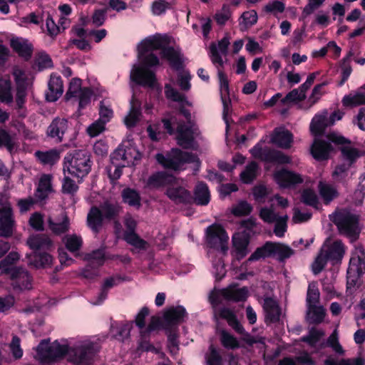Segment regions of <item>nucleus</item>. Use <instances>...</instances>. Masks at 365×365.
<instances>
[{"instance_id":"a19ab883","label":"nucleus","mask_w":365,"mask_h":365,"mask_svg":"<svg viewBox=\"0 0 365 365\" xmlns=\"http://www.w3.org/2000/svg\"><path fill=\"white\" fill-rule=\"evenodd\" d=\"M210 200V192L207 185L204 182H199L195 190L194 200L200 205H207Z\"/></svg>"},{"instance_id":"37998d69","label":"nucleus","mask_w":365,"mask_h":365,"mask_svg":"<svg viewBox=\"0 0 365 365\" xmlns=\"http://www.w3.org/2000/svg\"><path fill=\"white\" fill-rule=\"evenodd\" d=\"M35 155L43 165H53L60 158L59 153L56 150H50L46 152L36 151Z\"/></svg>"},{"instance_id":"dca6fc26","label":"nucleus","mask_w":365,"mask_h":365,"mask_svg":"<svg viewBox=\"0 0 365 365\" xmlns=\"http://www.w3.org/2000/svg\"><path fill=\"white\" fill-rule=\"evenodd\" d=\"M130 79L139 85L153 87L155 77V73L150 70L134 66L130 71Z\"/></svg>"},{"instance_id":"c756f323","label":"nucleus","mask_w":365,"mask_h":365,"mask_svg":"<svg viewBox=\"0 0 365 365\" xmlns=\"http://www.w3.org/2000/svg\"><path fill=\"white\" fill-rule=\"evenodd\" d=\"M27 244L31 250L37 252L41 250H49L53 245V242L48 235L37 234L30 237Z\"/></svg>"},{"instance_id":"8fccbe9b","label":"nucleus","mask_w":365,"mask_h":365,"mask_svg":"<svg viewBox=\"0 0 365 365\" xmlns=\"http://www.w3.org/2000/svg\"><path fill=\"white\" fill-rule=\"evenodd\" d=\"M66 247L71 252H76L80 250L82 246L83 240L81 237L75 234L66 235L63 238Z\"/></svg>"},{"instance_id":"393cba45","label":"nucleus","mask_w":365,"mask_h":365,"mask_svg":"<svg viewBox=\"0 0 365 365\" xmlns=\"http://www.w3.org/2000/svg\"><path fill=\"white\" fill-rule=\"evenodd\" d=\"M48 91L46 93V100L50 102L57 101L63 94V86L59 76L52 74L48 81Z\"/></svg>"},{"instance_id":"39448f33","label":"nucleus","mask_w":365,"mask_h":365,"mask_svg":"<svg viewBox=\"0 0 365 365\" xmlns=\"http://www.w3.org/2000/svg\"><path fill=\"white\" fill-rule=\"evenodd\" d=\"M294 252L289 246L277 242H267L263 246L258 247L249 257V261L258 260L260 258L277 257L279 261L290 257Z\"/></svg>"},{"instance_id":"473e14b6","label":"nucleus","mask_w":365,"mask_h":365,"mask_svg":"<svg viewBox=\"0 0 365 365\" xmlns=\"http://www.w3.org/2000/svg\"><path fill=\"white\" fill-rule=\"evenodd\" d=\"M175 182V178L167 172H158L153 174L148 180V185L152 187H159L169 185Z\"/></svg>"},{"instance_id":"680f3d73","label":"nucleus","mask_w":365,"mask_h":365,"mask_svg":"<svg viewBox=\"0 0 365 365\" xmlns=\"http://www.w3.org/2000/svg\"><path fill=\"white\" fill-rule=\"evenodd\" d=\"M301 201L309 206L316 207L319 200L316 192L311 189H305L301 195Z\"/></svg>"},{"instance_id":"423d86ee","label":"nucleus","mask_w":365,"mask_h":365,"mask_svg":"<svg viewBox=\"0 0 365 365\" xmlns=\"http://www.w3.org/2000/svg\"><path fill=\"white\" fill-rule=\"evenodd\" d=\"M67 351V345L60 344L57 341L50 343L48 339H43L36 347V359L42 363H50L62 359Z\"/></svg>"},{"instance_id":"09e8293b","label":"nucleus","mask_w":365,"mask_h":365,"mask_svg":"<svg viewBox=\"0 0 365 365\" xmlns=\"http://www.w3.org/2000/svg\"><path fill=\"white\" fill-rule=\"evenodd\" d=\"M325 346L331 347L336 353L339 354H344V351L339 342L338 332L336 329H334L333 333L329 336L327 342H322L320 344L321 348Z\"/></svg>"},{"instance_id":"f8f14e48","label":"nucleus","mask_w":365,"mask_h":365,"mask_svg":"<svg viewBox=\"0 0 365 365\" xmlns=\"http://www.w3.org/2000/svg\"><path fill=\"white\" fill-rule=\"evenodd\" d=\"M230 38L226 36L218 41L217 44L212 43L210 46V58L217 68L222 67L224 61L222 56H226L230 45Z\"/></svg>"},{"instance_id":"69168bd1","label":"nucleus","mask_w":365,"mask_h":365,"mask_svg":"<svg viewBox=\"0 0 365 365\" xmlns=\"http://www.w3.org/2000/svg\"><path fill=\"white\" fill-rule=\"evenodd\" d=\"M82 91L81 80L80 78H73L66 92V99L76 98Z\"/></svg>"},{"instance_id":"6e6d98bb","label":"nucleus","mask_w":365,"mask_h":365,"mask_svg":"<svg viewBox=\"0 0 365 365\" xmlns=\"http://www.w3.org/2000/svg\"><path fill=\"white\" fill-rule=\"evenodd\" d=\"M258 165L257 163L252 162L247 165L246 168L240 174L241 180L245 183L251 182L256 177Z\"/></svg>"},{"instance_id":"0eeeda50","label":"nucleus","mask_w":365,"mask_h":365,"mask_svg":"<svg viewBox=\"0 0 365 365\" xmlns=\"http://www.w3.org/2000/svg\"><path fill=\"white\" fill-rule=\"evenodd\" d=\"M98 346L91 341H83L71 349L66 354L68 360L78 365H87L91 363L93 356L98 351Z\"/></svg>"},{"instance_id":"4468645a","label":"nucleus","mask_w":365,"mask_h":365,"mask_svg":"<svg viewBox=\"0 0 365 365\" xmlns=\"http://www.w3.org/2000/svg\"><path fill=\"white\" fill-rule=\"evenodd\" d=\"M218 69V78L220 81V95L221 99L223 104V118L227 124V130H228V121L227 119V116L230 111V107L231 104V101L230 99V90H229V81L226 76V75L220 69Z\"/></svg>"},{"instance_id":"052dcab7","label":"nucleus","mask_w":365,"mask_h":365,"mask_svg":"<svg viewBox=\"0 0 365 365\" xmlns=\"http://www.w3.org/2000/svg\"><path fill=\"white\" fill-rule=\"evenodd\" d=\"M118 281H119V278L113 277L106 279L98 297V301L95 304L101 303L107 297L108 289L115 286Z\"/></svg>"},{"instance_id":"6e6552de","label":"nucleus","mask_w":365,"mask_h":365,"mask_svg":"<svg viewBox=\"0 0 365 365\" xmlns=\"http://www.w3.org/2000/svg\"><path fill=\"white\" fill-rule=\"evenodd\" d=\"M228 235L220 225H213L207 227V241L211 247L225 254L228 250Z\"/></svg>"},{"instance_id":"49530a36","label":"nucleus","mask_w":365,"mask_h":365,"mask_svg":"<svg viewBox=\"0 0 365 365\" xmlns=\"http://www.w3.org/2000/svg\"><path fill=\"white\" fill-rule=\"evenodd\" d=\"M240 21V26L242 31H245L257 21V14L255 10L245 11L242 13Z\"/></svg>"},{"instance_id":"f03ea898","label":"nucleus","mask_w":365,"mask_h":365,"mask_svg":"<svg viewBox=\"0 0 365 365\" xmlns=\"http://www.w3.org/2000/svg\"><path fill=\"white\" fill-rule=\"evenodd\" d=\"M330 220L336 225L339 233L350 242L356 241L361 232L359 226L360 215L348 208L337 209L330 216Z\"/></svg>"},{"instance_id":"de8ad7c7","label":"nucleus","mask_w":365,"mask_h":365,"mask_svg":"<svg viewBox=\"0 0 365 365\" xmlns=\"http://www.w3.org/2000/svg\"><path fill=\"white\" fill-rule=\"evenodd\" d=\"M307 315L311 323L319 324L322 322L324 318L325 310L322 306H313L307 308Z\"/></svg>"},{"instance_id":"cd10ccee","label":"nucleus","mask_w":365,"mask_h":365,"mask_svg":"<svg viewBox=\"0 0 365 365\" xmlns=\"http://www.w3.org/2000/svg\"><path fill=\"white\" fill-rule=\"evenodd\" d=\"M28 264L35 268H46L50 267L53 262V257L47 252H34L33 254L27 255Z\"/></svg>"},{"instance_id":"864d4df0","label":"nucleus","mask_w":365,"mask_h":365,"mask_svg":"<svg viewBox=\"0 0 365 365\" xmlns=\"http://www.w3.org/2000/svg\"><path fill=\"white\" fill-rule=\"evenodd\" d=\"M85 259L95 266H101L105 261V251L103 249L93 250L85 256Z\"/></svg>"},{"instance_id":"b1692460","label":"nucleus","mask_w":365,"mask_h":365,"mask_svg":"<svg viewBox=\"0 0 365 365\" xmlns=\"http://www.w3.org/2000/svg\"><path fill=\"white\" fill-rule=\"evenodd\" d=\"M341 103L344 106L351 108L365 105V84L344 96Z\"/></svg>"},{"instance_id":"ddd939ff","label":"nucleus","mask_w":365,"mask_h":365,"mask_svg":"<svg viewBox=\"0 0 365 365\" xmlns=\"http://www.w3.org/2000/svg\"><path fill=\"white\" fill-rule=\"evenodd\" d=\"M14 227V220L12 210L9 203H6L0 209V237H9L12 235Z\"/></svg>"},{"instance_id":"338daca9","label":"nucleus","mask_w":365,"mask_h":365,"mask_svg":"<svg viewBox=\"0 0 365 365\" xmlns=\"http://www.w3.org/2000/svg\"><path fill=\"white\" fill-rule=\"evenodd\" d=\"M78 190V186L74 180L69 177H64L62 181L61 191L64 194L73 195Z\"/></svg>"},{"instance_id":"4c0bfd02","label":"nucleus","mask_w":365,"mask_h":365,"mask_svg":"<svg viewBox=\"0 0 365 365\" xmlns=\"http://www.w3.org/2000/svg\"><path fill=\"white\" fill-rule=\"evenodd\" d=\"M219 316L227 320L228 324L238 334H245V329L237 320L235 313L228 308H222L219 310Z\"/></svg>"},{"instance_id":"aec40b11","label":"nucleus","mask_w":365,"mask_h":365,"mask_svg":"<svg viewBox=\"0 0 365 365\" xmlns=\"http://www.w3.org/2000/svg\"><path fill=\"white\" fill-rule=\"evenodd\" d=\"M274 179L282 187H288L291 185L303 182V178L299 174L285 169L276 172L274 173Z\"/></svg>"},{"instance_id":"79ce46f5","label":"nucleus","mask_w":365,"mask_h":365,"mask_svg":"<svg viewBox=\"0 0 365 365\" xmlns=\"http://www.w3.org/2000/svg\"><path fill=\"white\" fill-rule=\"evenodd\" d=\"M233 246L236 251L237 257L242 259L248 253V240L243 236L237 235L232 237Z\"/></svg>"},{"instance_id":"6ab92c4d","label":"nucleus","mask_w":365,"mask_h":365,"mask_svg":"<svg viewBox=\"0 0 365 365\" xmlns=\"http://www.w3.org/2000/svg\"><path fill=\"white\" fill-rule=\"evenodd\" d=\"M336 114L333 113L328 118V113L323 112L322 114L316 115L310 124V130L315 135H322L325 130L326 128L332 125L334 123V117Z\"/></svg>"},{"instance_id":"c9c22d12","label":"nucleus","mask_w":365,"mask_h":365,"mask_svg":"<svg viewBox=\"0 0 365 365\" xmlns=\"http://www.w3.org/2000/svg\"><path fill=\"white\" fill-rule=\"evenodd\" d=\"M141 115L140 103L133 95L130 101V110L124 119L125 124L128 128L134 127Z\"/></svg>"},{"instance_id":"9b49d317","label":"nucleus","mask_w":365,"mask_h":365,"mask_svg":"<svg viewBox=\"0 0 365 365\" xmlns=\"http://www.w3.org/2000/svg\"><path fill=\"white\" fill-rule=\"evenodd\" d=\"M11 285L15 290L22 291L32 288V277L27 270L16 267L11 272Z\"/></svg>"},{"instance_id":"4be33fe9","label":"nucleus","mask_w":365,"mask_h":365,"mask_svg":"<svg viewBox=\"0 0 365 365\" xmlns=\"http://www.w3.org/2000/svg\"><path fill=\"white\" fill-rule=\"evenodd\" d=\"M186 311L182 306L171 307L165 312L163 324L165 327L170 328L183 322Z\"/></svg>"},{"instance_id":"c85d7f7f","label":"nucleus","mask_w":365,"mask_h":365,"mask_svg":"<svg viewBox=\"0 0 365 365\" xmlns=\"http://www.w3.org/2000/svg\"><path fill=\"white\" fill-rule=\"evenodd\" d=\"M263 308L265 312V321L267 323H274L279 320L281 312L275 300L269 297L264 299Z\"/></svg>"},{"instance_id":"58836bf2","label":"nucleus","mask_w":365,"mask_h":365,"mask_svg":"<svg viewBox=\"0 0 365 365\" xmlns=\"http://www.w3.org/2000/svg\"><path fill=\"white\" fill-rule=\"evenodd\" d=\"M350 163L337 165L331 173L332 179L337 183L346 185L351 174H350Z\"/></svg>"},{"instance_id":"f257e3e1","label":"nucleus","mask_w":365,"mask_h":365,"mask_svg":"<svg viewBox=\"0 0 365 365\" xmlns=\"http://www.w3.org/2000/svg\"><path fill=\"white\" fill-rule=\"evenodd\" d=\"M121 207L114 200H106L99 206H92L87 215V225L93 232L98 234L103 222L115 221L121 212Z\"/></svg>"},{"instance_id":"bb28decb","label":"nucleus","mask_w":365,"mask_h":365,"mask_svg":"<svg viewBox=\"0 0 365 365\" xmlns=\"http://www.w3.org/2000/svg\"><path fill=\"white\" fill-rule=\"evenodd\" d=\"M48 225L50 230L56 235H61L68 232L70 229V220L66 214H62L61 217L54 220L49 217Z\"/></svg>"},{"instance_id":"a878e982","label":"nucleus","mask_w":365,"mask_h":365,"mask_svg":"<svg viewBox=\"0 0 365 365\" xmlns=\"http://www.w3.org/2000/svg\"><path fill=\"white\" fill-rule=\"evenodd\" d=\"M318 190L324 202L327 205L339 196L336 186L325 181L319 182Z\"/></svg>"},{"instance_id":"603ef678","label":"nucleus","mask_w":365,"mask_h":365,"mask_svg":"<svg viewBox=\"0 0 365 365\" xmlns=\"http://www.w3.org/2000/svg\"><path fill=\"white\" fill-rule=\"evenodd\" d=\"M319 291L315 284H309L307 293V308L316 306L319 301Z\"/></svg>"},{"instance_id":"2eb2a0df","label":"nucleus","mask_w":365,"mask_h":365,"mask_svg":"<svg viewBox=\"0 0 365 365\" xmlns=\"http://www.w3.org/2000/svg\"><path fill=\"white\" fill-rule=\"evenodd\" d=\"M167 196L174 202L188 203L192 200V196L189 191L179 185L178 180L175 178V182L170 184L166 190Z\"/></svg>"},{"instance_id":"3c124183","label":"nucleus","mask_w":365,"mask_h":365,"mask_svg":"<svg viewBox=\"0 0 365 365\" xmlns=\"http://www.w3.org/2000/svg\"><path fill=\"white\" fill-rule=\"evenodd\" d=\"M359 282L358 268L350 265L347 270L346 288L351 293L357 287Z\"/></svg>"},{"instance_id":"0e129e2a","label":"nucleus","mask_w":365,"mask_h":365,"mask_svg":"<svg viewBox=\"0 0 365 365\" xmlns=\"http://www.w3.org/2000/svg\"><path fill=\"white\" fill-rule=\"evenodd\" d=\"M35 62L39 70L53 67V62L51 57L45 52L38 53L35 58Z\"/></svg>"},{"instance_id":"1a4fd4ad","label":"nucleus","mask_w":365,"mask_h":365,"mask_svg":"<svg viewBox=\"0 0 365 365\" xmlns=\"http://www.w3.org/2000/svg\"><path fill=\"white\" fill-rule=\"evenodd\" d=\"M200 133L199 128L195 123H180L177 127L178 143L184 148H190Z\"/></svg>"},{"instance_id":"e433bc0d","label":"nucleus","mask_w":365,"mask_h":365,"mask_svg":"<svg viewBox=\"0 0 365 365\" xmlns=\"http://www.w3.org/2000/svg\"><path fill=\"white\" fill-rule=\"evenodd\" d=\"M52 176L51 175L44 174L39 179L38 187L36 189L35 196L38 200H43L46 199L52 190L51 185Z\"/></svg>"},{"instance_id":"e2e57ef3","label":"nucleus","mask_w":365,"mask_h":365,"mask_svg":"<svg viewBox=\"0 0 365 365\" xmlns=\"http://www.w3.org/2000/svg\"><path fill=\"white\" fill-rule=\"evenodd\" d=\"M329 260L324 252L322 250H320V252L317 257H316L314 262L312 263V272L314 274H318L320 273L324 268L327 261Z\"/></svg>"},{"instance_id":"20e7f679","label":"nucleus","mask_w":365,"mask_h":365,"mask_svg":"<svg viewBox=\"0 0 365 365\" xmlns=\"http://www.w3.org/2000/svg\"><path fill=\"white\" fill-rule=\"evenodd\" d=\"M155 158L164 168L174 170H180L185 163H195L197 166L200 165L196 155L178 148L172 149L166 155L158 153Z\"/></svg>"},{"instance_id":"bf43d9fd","label":"nucleus","mask_w":365,"mask_h":365,"mask_svg":"<svg viewBox=\"0 0 365 365\" xmlns=\"http://www.w3.org/2000/svg\"><path fill=\"white\" fill-rule=\"evenodd\" d=\"M324 336V332L321 329H316L312 328L309 330L308 335L302 338V341L309 344L311 346L314 347L317 343L319 341L320 339Z\"/></svg>"},{"instance_id":"412c9836","label":"nucleus","mask_w":365,"mask_h":365,"mask_svg":"<svg viewBox=\"0 0 365 365\" xmlns=\"http://www.w3.org/2000/svg\"><path fill=\"white\" fill-rule=\"evenodd\" d=\"M322 250L327 257L334 262L341 261L345 253V246L341 240H336L331 244L326 242L322 247Z\"/></svg>"},{"instance_id":"a211bd4d","label":"nucleus","mask_w":365,"mask_h":365,"mask_svg":"<svg viewBox=\"0 0 365 365\" xmlns=\"http://www.w3.org/2000/svg\"><path fill=\"white\" fill-rule=\"evenodd\" d=\"M293 135L284 127H278L274 129L271 135V143L279 148L289 149L293 143Z\"/></svg>"},{"instance_id":"774afa93","label":"nucleus","mask_w":365,"mask_h":365,"mask_svg":"<svg viewBox=\"0 0 365 365\" xmlns=\"http://www.w3.org/2000/svg\"><path fill=\"white\" fill-rule=\"evenodd\" d=\"M221 343L226 349H234L239 346V343L235 337L225 331L221 332Z\"/></svg>"},{"instance_id":"9d476101","label":"nucleus","mask_w":365,"mask_h":365,"mask_svg":"<svg viewBox=\"0 0 365 365\" xmlns=\"http://www.w3.org/2000/svg\"><path fill=\"white\" fill-rule=\"evenodd\" d=\"M70 126L68 121L63 118H55L46 130V135L56 143H61L66 140Z\"/></svg>"},{"instance_id":"72a5a7b5","label":"nucleus","mask_w":365,"mask_h":365,"mask_svg":"<svg viewBox=\"0 0 365 365\" xmlns=\"http://www.w3.org/2000/svg\"><path fill=\"white\" fill-rule=\"evenodd\" d=\"M262 160L279 164H286L291 162V159L288 155L284 154L279 150L269 148H264Z\"/></svg>"},{"instance_id":"4d7b16f0","label":"nucleus","mask_w":365,"mask_h":365,"mask_svg":"<svg viewBox=\"0 0 365 365\" xmlns=\"http://www.w3.org/2000/svg\"><path fill=\"white\" fill-rule=\"evenodd\" d=\"M125 240L130 245L138 249H145L147 242L141 239L135 232H125Z\"/></svg>"},{"instance_id":"7ed1b4c3","label":"nucleus","mask_w":365,"mask_h":365,"mask_svg":"<svg viewBox=\"0 0 365 365\" xmlns=\"http://www.w3.org/2000/svg\"><path fill=\"white\" fill-rule=\"evenodd\" d=\"M91 169L89 153L86 150H74L67 153L63 160V170L78 178L86 176Z\"/></svg>"},{"instance_id":"13d9d810","label":"nucleus","mask_w":365,"mask_h":365,"mask_svg":"<svg viewBox=\"0 0 365 365\" xmlns=\"http://www.w3.org/2000/svg\"><path fill=\"white\" fill-rule=\"evenodd\" d=\"M207 365H222V358L213 345H210L208 352L205 354Z\"/></svg>"},{"instance_id":"ea45409f","label":"nucleus","mask_w":365,"mask_h":365,"mask_svg":"<svg viewBox=\"0 0 365 365\" xmlns=\"http://www.w3.org/2000/svg\"><path fill=\"white\" fill-rule=\"evenodd\" d=\"M161 53L163 57L165 58L175 69L179 70L181 68L182 61L179 51L171 46H165L164 45L162 48Z\"/></svg>"},{"instance_id":"c03bdc74","label":"nucleus","mask_w":365,"mask_h":365,"mask_svg":"<svg viewBox=\"0 0 365 365\" xmlns=\"http://www.w3.org/2000/svg\"><path fill=\"white\" fill-rule=\"evenodd\" d=\"M123 145V150H125L124 160L127 163V166L134 165L135 161H138L141 158L140 153L129 142L127 145Z\"/></svg>"},{"instance_id":"f704fd0d","label":"nucleus","mask_w":365,"mask_h":365,"mask_svg":"<svg viewBox=\"0 0 365 365\" xmlns=\"http://www.w3.org/2000/svg\"><path fill=\"white\" fill-rule=\"evenodd\" d=\"M222 295L227 300L245 301L248 296V289L245 287L237 288L235 286H230L222 291Z\"/></svg>"},{"instance_id":"5701e85b","label":"nucleus","mask_w":365,"mask_h":365,"mask_svg":"<svg viewBox=\"0 0 365 365\" xmlns=\"http://www.w3.org/2000/svg\"><path fill=\"white\" fill-rule=\"evenodd\" d=\"M0 101L6 104L13 102V96L11 94V84L8 79H0ZM9 114L0 109V123H4L9 119Z\"/></svg>"},{"instance_id":"a18cd8bd","label":"nucleus","mask_w":365,"mask_h":365,"mask_svg":"<svg viewBox=\"0 0 365 365\" xmlns=\"http://www.w3.org/2000/svg\"><path fill=\"white\" fill-rule=\"evenodd\" d=\"M123 200L130 206L140 207V197L139 193L133 189L125 188L122 192Z\"/></svg>"},{"instance_id":"2f4dec72","label":"nucleus","mask_w":365,"mask_h":365,"mask_svg":"<svg viewBox=\"0 0 365 365\" xmlns=\"http://www.w3.org/2000/svg\"><path fill=\"white\" fill-rule=\"evenodd\" d=\"M331 149V145L329 142L322 140H315L312 146L311 153L316 160H323L329 158Z\"/></svg>"},{"instance_id":"7c9ffc66","label":"nucleus","mask_w":365,"mask_h":365,"mask_svg":"<svg viewBox=\"0 0 365 365\" xmlns=\"http://www.w3.org/2000/svg\"><path fill=\"white\" fill-rule=\"evenodd\" d=\"M11 46L14 51L26 60L31 57L33 47L27 40L21 38H14L11 40Z\"/></svg>"},{"instance_id":"f3484780","label":"nucleus","mask_w":365,"mask_h":365,"mask_svg":"<svg viewBox=\"0 0 365 365\" xmlns=\"http://www.w3.org/2000/svg\"><path fill=\"white\" fill-rule=\"evenodd\" d=\"M166 43L165 36H155L144 39L138 46L139 58H142L148 52L162 49Z\"/></svg>"},{"instance_id":"5fc2aeb1","label":"nucleus","mask_w":365,"mask_h":365,"mask_svg":"<svg viewBox=\"0 0 365 365\" xmlns=\"http://www.w3.org/2000/svg\"><path fill=\"white\" fill-rule=\"evenodd\" d=\"M165 94L167 98L170 99L175 102L182 103L190 106V103L186 101L185 96L180 93L176 89L173 88L170 85H165Z\"/></svg>"}]
</instances>
